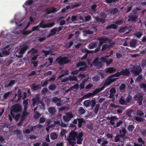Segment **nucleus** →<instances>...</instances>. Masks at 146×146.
<instances>
[{"mask_svg":"<svg viewBox=\"0 0 146 146\" xmlns=\"http://www.w3.org/2000/svg\"><path fill=\"white\" fill-rule=\"evenodd\" d=\"M69 137L73 141H76V143L78 144H82L83 140V133L82 131L78 132L72 131L70 133Z\"/></svg>","mask_w":146,"mask_h":146,"instance_id":"obj_1","label":"nucleus"},{"mask_svg":"<svg viewBox=\"0 0 146 146\" xmlns=\"http://www.w3.org/2000/svg\"><path fill=\"white\" fill-rule=\"evenodd\" d=\"M22 108L19 104H16L12 107L10 114L13 117L14 116V113H17L21 111Z\"/></svg>","mask_w":146,"mask_h":146,"instance_id":"obj_2","label":"nucleus"},{"mask_svg":"<svg viewBox=\"0 0 146 146\" xmlns=\"http://www.w3.org/2000/svg\"><path fill=\"white\" fill-rule=\"evenodd\" d=\"M56 61L59 65L63 66L64 64H67L70 62L66 57L59 56L56 59Z\"/></svg>","mask_w":146,"mask_h":146,"instance_id":"obj_3","label":"nucleus"},{"mask_svg":"<svg viewBox=\"0 0 146 146\" xmlns=\"http://www.w3.org/2000/svg\"><path fill=\"white\" fill-rule=\"evenodd\" d=\"M28 46L22 45L19 49L20 55L19 56L16 55V56L19 58H21L23 56V55L25 53L26 51L29 49Z\"/></svg>","mask_w":146,"mask_h":146,"instance_id":"obj_4","label":"nucleus"},{"mask_svg":"<svg viewBox=\"0 0 146 146\" xmlns=\"http://www.w3.org/2000/svg\"><path fill=\"white\" fill-rule=\"evenodd\" d=\"M115 81V79L113 78L112 76H108L106 79L104 83L103 87H104L105 88L106 87L110 85L111 83L114 82Z\"/></svg>","mask_w":146,"mask_h":146,"instance_id":"obj_5","label":"nucleus"},{"mask_svg":"<svg viewBox=\"0 0 146 146\" xmlns=\"http://www.w3.org/2000/svg\"><path fill=\"white\" fill-rule=\"evenodd\" d=\"M135 100L137 101L138 104L139 106L142 105L143 100V96L142 93H139L134 96Z\"/></svg>","mask_w":146,"mask_h":146,"instance_id":"obj_6","label":"nucleus"},{"mask_svg":"<svg viewBox=\"0 0 146 146\" xmlns=\"http://www.w3.org/2000/svg\"><path fill=\"white\" fill-rule=\"evenodd\" d=\"M55 24L54 23H50L46 24L44 21H42L38 25L39 27L42 28H45L52 27Z\"/></svg>","mask_w":146,"mask_h":146,"instance_id":"obj_7","label":"nucleus"},{"mask_svg":"<svg viewBox=\"0 0 146 146\" xmlns=\"http://www.w3.org/2000/svg\"><path fill=\"white\" fill-rule=\"evenodd\" d=\"M97 40L99 41V43L102 45L103 44L106 43V42H110L111 41V40L110 39L104 37H99L97 38Z\"/></svg>","mask_w":146,"mask_h":146,"instance_id":"obj_8","label":"nucleus"},{"mask_svg":"<svg viewBox=\"0 0 146 146\" xmlns=\"http://www.w3.org/2000/svg\"><path fill=\"white\" fill-rule=\"evenodd\" d=\"M141 71V69L139 66H133L132 69V72L135 75H139Z\"/></svg>","mask_w":146,"mask_h":146,"instance_id":"obj_9","label":"nucleus"},{"mask_svg":"<svg viewBox=\"0 0 146 146\" xmlns=\"http://www.w3.org/2000/svg\"><path fill=\"white\" fill-rule=\"evenodd\" d=\"M109 43V44H106L103 45L101 51L103 52L105 51L106 49H110L115 44L114 42Z\"/></svg>","mask_w":146,"mask_h":146,"instance_id":"obj_10","label":"nucleus"},{"mask_svg":"<svg viewBox=\"0 0 146 146\" xmlns=\"http://www.w3.org/2000/svg\"><path fill=\"white\" fill-rule=\"evenodd\" d=\"M93 63L94 65L98 68H100L102 66V63L101 62H99L98 59H95Z\"/></svg>","mask_w":146,"mask_h":146,"instance_id":"obj_11","label":"nucleus"},{"mask_svg":"<svg viewBox=\"0 0 146 146\" xmlns=\"http://www.w3.org/2000/svg\"><path fill=\"white\" fill-rule=\"evenodd\" d=\"M57 11L56 8L54 7H52L50 8V9L47 8L45 9V12L46 15H48L51 13H53Z\"/></svg>","mask_w":146,"mask_h":146,"instance_id":"obj_12","label":"nucleus"},{"mask_svg":"<svg viewBox=\"0 0 146 146\" xmlns=\"http://www.w3.org/2000/svg\"><path fill=\"white\" fill-rule=\"evenodd\" d=\"M94 18L96 23L99 24L101 23L102 24H103L106 22V21L105 19L102 18H99L97 16L94 17Z\"/></svg>","mask_w":146,"mask_h":146,"instance_id":"obj_13","label":"nucleus"},{"mask_svg":"<svg viewBox=\"0 0 146 146\" xmlns=\"http://www.w3.org/2000/svg\"><path fill=\"white\" fill-rule=\"evenodd\" d=\"M121 73L123 76H129L130 74V72L128 69H122L121 71Z\"/></svg>","mask_w":146,"mask_h":146,"instance_id":"obj_14","label":"nucleus"},{"mask_svg":"<svg viewBox=\"0 0 146 146\" xmlns=\"http://www.w3.org/2000/svg\"><path fill=\"white\" fill-rule=\"evenodd\" d=\"M57 27H55L50 30V33L47 36V37H50L51 36H54L55 35L56 32H57Z\"/></svg>","mask_w":146,"mask_h":146,"instance_id":"obj_15","label":"nucleus"},{"mask_svg":"<svg viewBox=\"0 0 146 146\" xmlns=\"http://www.w3.org/2000/svg\"><path fill=\"white\" fill-rule=\"evenodd\" d=\"M104 87H103V86L101 88H96L95 89L93 92L92 94L93 96H95L98 93L100 92L101 91H102L103 90H104Z\"/></svg>","mask_w":146,"mask_h":146,"instance_id":"obj_16","label":"nucleus"},{"mask_svg":"<svg viewBox=\"0 0 146 146\" xmlns=\"http://www.w3.org/2000/svg\"><path fill=\"white\" fill-rule=\"evenodd\" d=\"M14 134L17 135L19 139H21L23 136L21 134V131L19 129H16L14 131Z\"/></svg>","mask_w":146,"mask_h":146,"instance_id":"obj_17","label":"nucleus"},{"mask_svg":"<svg viewBox=\"0 0 146 146\" xmlns=\"http://www.w3.org/2000/svg\"><path fill=\"white\" fill-rule=\"evenodd\" d=\"M48 111L51 115L54 114L56 112V108L55 107H51L48 108Z\"/></svg>","mask_w":146,"mask_h":146,"instance_id":"obj_18","label":"nucleus"},{"mask_svg":"<svg viewBox=\"0 0 146 146\" xmlns=\"http://www.w3.org/2000/svg\"><path fill=\"white\" fill-rule=\"evenodd\" d=\"M127 131L125 128H123L121 130L119 131V133L121 137H124L125 136V134L127 133Z\"/></svg>","mask_w":146,"mask_h":146,"instance_id":"obj_19","label":"nucleus"},{"mask_svg":"<svg viewBox=\"0 0 146 146\" xmlns=\"http://www.w3.org/2000/svg\"><path fill=\"white\" fill-rule=\"evenodd\" d=\"M116 71V70L114 67H109L106 69V72L107 73H112L115 72Z\"/></svg>","mask_w":146,"mask_h":146,"instance_id":"obj_20","label":"nucleus"},{"mask_svg":"<svg viewBox=\"0 0 146 146\" xmlns=\"http://www.w3.org/2000/svg\"><path fill=\"white\" fill-rule=\"evenodd\" d=\"M33 0H28L25 2L24 4L23 5V7H24L26 8L27 7H27L29 5H31L33 4Z\"/></svg>","mask_w":146,"mask_h":146,"instance_id":"obj_21","label":"nucleus"},{"mask_svg":"<svg viewBox=\"0 0 146 146\" xmlns=\"http://www.w3.org/2000/svg\"><path fill=\"white\" fill-rule=\"evenodd\" d=\"M135 126L132 125H129L127 127V129L128 131L130 133L132 132L133 130L135 129Z\"/></svg>","mask_w":146,"mask_h":146,"instance_id":"obj_22","label":"nucleus"},{"mask_svg":"<svg viewBox=\"0 0 146 146\" xmlns=\"http://www.w3.org/2000/svg\"><path fill=\"white\" fill-rule=\"evenodd\" d=\"M137 43V40L135 39H133L131 40L130 42V46L131 47H134Z\"/></svg>","mask_w":146,"mask_h":146,"instance_id":"obj_23","label":"nucleus"},{"mask_svg":"<svg viewBox=\"0 0 146 146\" xmlns=\"http://www.w3.org/2000/svg\"><path fill=\"white\" fill-rule=\"evenodd\" d=\"M15 82L16 81L15 80H11L9 82V84L6 86H5V87L6 88H8L12 87L14 84H15Z\"/></svg>","mask_w":146,"mask_h":146,"instance_id":"obj_24","label":"nucleus"},{"mask_svg":"<svg viewBox=\"0 0 146 146\" xmlns=\"http://www.w3.org/2000/svg\"><path fill=\"white\" fill-rule=\"evenodd\" d=\"M78 121V126L80 128L82 126V123L84 122V120L83 119H77Z\"/></svg>","mask_w":146,"mask_h":146,"instance_id":"obj_25","label":"nucleus"},{"mask_svg":"<svg viewBox=\"0 0 146 146\" xmlns=\"http://www.w3.org/2000/svg\"><path fill=\"white\" fill-rule=\"evenodd\" d=\"M9 54V52L7 50H5L2 51V53H1L0 52V57H3L5 56L8 55Z\"/></svg>","mask_w":146,"mask_h":146,"instance_id":"obj_26","label":"nucleus"},{"mask_svg":"<svg viewBox=\"0 0 146 146\" xmlns=\"http://www.w3.org/2000/svg\"><path fill=\"white\" fill-rule=\"evenodd\" d=\"M58 137L57 134L54 133H51L50 134V138L53 140L56 139Z\"/></svg>","mask_w":146,"mask_h":146,"instance_id":"obj_27","label":"nucleus"},{"mask_svg":"<svg viewBox=\"0 0 146 146\" xmlns=\"http://www.w3.org/2000/svg\"><path fill=\"white\" fill-rule=\"evenodd\" d=\"M52 101L53 102L56 103L61 101V99L56 96H55L52 98Z\"/></svg>","mask_w":146,"mask_h":146,"instance_id":"obj_28","label":"nucleus"},{"mask_svg":"<svg viewBox=\"0 0 146 146\" xmlns=\"http://www.w3.org/2000/svg\"><path fill=\"white\" fill-rule=\"evenodd\" d=\"M117 26L114 24L108 25L106 27V29H115L117 28Z\"/></svg>","mask_w":146,"mask_h":146,"instance_id":"obj_29","label":"nucleus"},{"mask_svg":"<svg viewBox=\"0 0 146 146\" xmlns=\"http://www.w3.org/2000/svg\"><path fill=\"white\" fill-rule=\"evenodd\" d=\"M131 20V21L136 22L137 21V19L138 18L137 15H130L129 16Z\"/></svg>","mask_w":146,"mask_h":146,"instance_id":"obj_30","label":"nucleus"},{"mask_svg":"<svg viewBox=\"0 0 146 146\" xmlns=\"http://www.w3.org/2000/svg\"><path fill=\"white\" fill-rule=\"evenodd\" d=\"M69 144L71 146H75L74 145L76 143V142L74 141H73L72 139L69 138L68 139Z\"/></svg>","mask_w":146,"mask_h":146,"instance_id":"obj_31","label":"nucleus"},{"mask_svg":"<svg viewBox=\"0 0 146 146\" xmlns=\"http://www.w3.org/2000/svg\"><path fill=\"white\" fill-rule=\"evenodd\" d=\"M94 52V51H88V52H87L86 54L84 55V56L81 59V60H82V59L86 58L88 56V55L90 54H92Z\"/></svg>","mask_w":146,"mask_h":146,"instance_id":"obj_32","label":"nucleus"},{"mask_svg":"<svg viewBox=\"0 0 146 146\" xmlns=\"http://www.w3.org/2000/svg\"><path fill=\"white\" fill-rule=\"evenodd\" d=\"M91 101L89 100H86L84 102V105L86 107H88L90 106Z\"/></svg>","mask_w":146,"mask_h":146,"instance_id":"obj_33","label":"nucleus"},{"mask_svg":"<svg viewBox=\"0 0 146 146\" xmlns=\"http://www.w3.org/2000/svg\"><path fill=\"white\" fill-rule=\"evenodd\" d=\"M96 46V43L94 42H92L89 44L88 48L90 49H92L95 48Z\"/></svg>","mask_w":146,"mask_h":146,"instance_id":"obj_34","label":"nucleus"},{"mask_svg":"<svg viewBox=\"0 0 146 146\" xmlns=\"http://www.w3.org/2000/svg\"><path fill=\"white\" fill-rule=\"evenodd\" d=\"M100 77L98 75H96L92 78V80L94 82H98L100 81Z\"/></svg>","mask_w":146,"mask_h":146,"instance_id":"obj_35","label":"nucleus"},{"mask_svg":"<svg viewBox=\"0 0 146 146\" xmlns=\"http://www.w3.org/2000/svg\"><path fill=\"white\" fill-rule=\"evenodd\" d=\"M22 34L24 35H27L31 33H32V31H31V30H26L25 31L24 30H23L22 32Z\"/></svg>","mask_w":146,"mask_h":146,"instance_id":"obj_36","label":"nucleus"},{"mask_svg":"<svg viewBox=\"0 0 146 146\" xmlns=\"http://www.w3.org/2000/svg\"><path fill=\"white\" fill-rule=\"evenodd\" d=\"M78 111L79 113L81 115L84 114L86 112L85 110L82 107L79 108Z\"/></svg>","mask_w":146,"mask_h":146,"instance_id":"obj_37","label":"nucleus"},{"mask_svg":"<svg viewBox=\"0 0 146 146\" xmlns=\"http://www.w3.org/2000/svg\"><path fill=\"white\" fill-rule=\"evenodd\" d=\"M56 88V86L54 84L50 85L48 87V89L51 91H54Z\"/></svg>","mask_w":146,"mask_h":146,"instance_id":"obj_38","label":"nucleus"},{"mask_svg":"<svg viewBox=\"0 0 146 146\" xmlns=\"http://www.w3.org/2000/svg\"><path fill=\"white\" fill-rule=\"evenodd\" d=\"M69 80L70 81H77L78 80L76 77L75 76H69Z\"/></svg>","mask_w":146,"mask_h":146,"instance_id":"obj_39","label":"nucleus"},{"mask_svg":"<svg viewBox=\"0 0 146 146\" xmlns=\"http://www.w3.org/2000/svg\"><path fill=\"white\" fill-rule=\"evenodd\" d=\"M41 115V114L38 112L36 111L34 115V117L35 119H37L40 117Z\"/></svg>","mask_w":146,"mask_h":146,"instance_id":"obj_40","label":"nucleus"},{"mask_svg":"<svg viewBox=\"0 0 146 146\" xmlns=\"http://www.w3.org/2000/svg\"><path fill=\"white\" fill-rule=\"evenodd\" d=\"M100 15L103 19H105L107 18V13L104 11L101 12L100 13Z\"/></svg>","mask_w":146,"mask_h":146,"instance_id":"obj_41","label":"nucleus"},{"mask_svg":"<svg viewBox=\"0 0 146 146\" xmlns=\"http://www.w3.org/2000/svg\"><path fill=\"white\" fill-rule=\"evenodd\" d=\"M141 88L143 89V91L146 92V84L145 83H142L139 84Z\"/></svg>","mask_w":146,"mask_h":146,"instance_id":"obj_42","label":"nucleus"},{"mask_svg":"<svg viewBox=\"0 0 146 146\" xmlns=\"http://www.w3.org/2000/svg\"><path fill=\"white\" fill-rule=\"evenodd\" d=\"M38 52V50L36 49H35L34 48H32L30 50H29L28 52V54H29L31 52L33 54H34L35 53H37Z\"/></svg>","mask_w":146,"mask_h":146,"instance_id":"obj_43","label":"nucleus"},{"mask_svg":"<svg viewBox=\"0 0 146 146\" xmlns=\"http://www.w3.org/2000/svg\"><path fill=\"white\" fill-rule=\"evenodd\" d=\"M119 102L120 104L122 105L125 104H126V101L125 100L123 99L122 96L119 98Z\"/></svg>","mask_w":146,"mask_h":146,"instance_id":"obj_44","label":"nucleus"},{"mask_svg":"<svg viewBox=\"0 0 146 146\" xmlns=\"http://www.w3.org/2000/svg\"><path fill=\"white\" fill-rule=\"evenodd\" d=\"M5 139L1 136H0V146H3V143H5Z\"/></svg>","mask_w":146,"mask_h":146,"instance_id":"obj_45","label":"nucleus"},{"mask_svg":"<svg viewBox=\"0 0 146 146\" xmlns=\"http://www.w3.org/2000/svg\"><path fill=\"white\" fill-rule=\"evenodd\" d=\"M109 56H104L101 57L100 59L103 62H106L107 59Z\"/></svg>","mask_w":146,"mask_h":146,"instance_id":"obj_46","label":"nucleus"},{"mask_svg":"<svg viewBox=\"0 0 146 146\" xmlns=\"http://www.w3.org/2000/svg\"><path fill=\"white\" fill-rule=\"evenodd\" d=\"M102 45V44H101L100 43H99L98 46L97 48H96L94 50V52L96 53V52H97L100 51L101 50H100L101 47V46Z\"/></svg>","mask_w":146,"mask_h":146,"instance_id":"obj_47","label":"nucleus"},{"mask_svg":"<svg viewBox=\"0 0 146 146\" xmlns=\"http://www.w3.org/2000/svg\"><path fill=\"white\" fill-rule=\"evenodd\" d=\"M40 27L39 25H38L36 26L33 27H32V29L31 30V31H32V33L34 31H39V30Z\"/></svg>","mask_w":146,"mask_h":146,"instance_id":"obj_48","label":"nucleus"},{"mask_svg":"<svg viewBox=\"0 0 146 146\" xmlns=\"http://www.w3.org/2000/svg\"><path fill=\"white\" fill-rule=\"evenodd\" d=\"M142 35V33L140 31L137 32L134 34V35L138 38H140Z\"/></svg>","mask_w":146,"mask_h":146,"instance_id":"obj_49","label":"nucleus"},{"mask_svg":"<svg viewBox=\"0 0 146 146\" xmlns=\"http://www.w3.org/2000/svg\"><path fill=\"white\" fill-rule=\"evenodd\" d=\"M118 12V10L117 8H114L113 10L110 11V13L113 15H115Z\"/></svg>","mask_w":146,"mask_h":146,"instance_id":"obj_50","label":"nucleus"},{"mask_svg":"<svg viewBox=\"0 0 146 146\" xmlns=\"http://www.w3.org/2000/svg\"><path fill=\"white\" fill-rule=\"evenodd\" d=\"M87 65L85 62H80L78 63L77 64L76 66L78 67H79L80 66H85Z\"/></svg>","mask_w":146,"mask_h":146,"instance_id":"obj_51","label":"nucleus"},{"mask_svg":"<svg viewBox=\"0 0 146 146\" xmlns=\"http://www.w3.org/2000/svg\"><path fill=\"white\" fill-rule=\"evenodd\" d=\"M100 107V105L99 104H97L96 105V107L94 109V112L95 113L97 114L99 110Z\"/></svg>","mask_w":146,"mask_h":146,"instance_id":"obj_52","label":"nucleus"},{"mask_svg":"<svg viewBox=\"0 0 146 146\" xmlns=\"http://www.w3.org/2000/svg\"><path fill=\"white\" fill-rule=\"evenodd\" d=\"M92 96H93L92 94V93H91L86 94L83 97L84 99H85Z\"/></svg>","mask_w":146,"mask_h":146,"instance_id":"obj_53","label":"nucleus"},{"mask_svg":"<svg viewBox=\"0 0 146 146\" xmlns=\"http://www.w3.org/2000/svg\"><path fill=\"white\" fill-rule=\"evenodd\" d=\"M11 92H9L5 93L3 96V98L5 99H6L8 97L11 95Z\"/></svg>","mask_w":146,"mask_h":146,"instance_id":"obj_54","label":"nucleus"},{"mask_svg":"<svg viewBox=\"0 0 146 146\" xmlns=\"http://www.w3.org/2000/svg\"><path fill=\"white\" fill-rule=\"evenodd\" d=\"M39 102V100L38 98L35 99L34 98L33 99V105L34 106L35 104H38Z\"/></svg>","mask_w":146,"mask_h":146,"instance_id":"obj_55","label":"nucleus"},{"mask_svg":"<svg viewBox=\"0 0 146 146\" xmlns=\"http://www.w3.org/2000/svg\"><path fill=\"white\" fill-rule=\"evenodd\" d=\"M127 27L125 26L122 27L120 28L119 30V33H123L125 32V31L126 30Z\"/></svg>","mask_w":146,"mask_h":146,"instance_id":"obj_56","label":"nucleus"},{"mask_svg":"<svg viewBox=\"0 0 146 146\" xmlns=\"http://www.w3.org/2000/svg\"><path fill=\"white\" fill-rule=\"evenodd\" d=\"M120 137H121L120 135H117L115 137L114 141L115 142H117L120 141Z\"/></svg>","mask_w":146,"mask_h":146,"instance_id":"obj_57","label":"nucleus"},{"mask_svg":"<svg viewBox=\"0 0 146 146\" xmlns=\"http://www.w3.org/2000/svg\"><path fill=\"white\" fill-rule=\"evenodd\" d=\"M135 119L137 121L139 122L143 121V119L142 117L137 116L135 117Z\"/></svg>","mask_w":146,"mask_h":146,"instance_id":"obj_58","label":"nucleus"},{"mask_svg":"<svg viewBox=\"0 0 146 146\" xmlns=\"http://www.w3.org/2000/svg\"><path fill=\"white\" fill-rule=\"evenodd\" d=\"M106 1L107 3L110 4L113 2L116 3L118 0H106Z\"/></svg>","mask_w":146,"mask_h":146,"instance_id":"obj_59","label":"nucleus"},{"mask_svg":"<svg viewBox=\"0 0 146 146\" xmlns=\"http://www.w3.org/2000/svg\"><path fill=\"white\" fill-rule=\"evenodd\" d=\"M126 87L125 84H122L119 87V88L120 90H124Z\"/></svg>","mask_w":146,"mask_h":146,"instance_id":"obj_60","label":"nucleus"},{"mask_svg":"<svg viewBox=\"0 0 146 146\" xmlns=\"http://www.w3.org/2000/svg\"><path fill=\"white\" fill-rule=\"evenodd\" d=\"M90 30L92 31V34H93L94 32H96L97 31V29L96 27H92L90 28Z\"/></svg>","mask_w":146,"mask_h":146,"instance_id":"obj_61","label":"nucleus"},{"mask_svg":"<svg viewBox=\"0 0 146 146\" xmlns=\"http://www.w3.org/2000/svg\"><path fill=\"white\" fill-rule=\"evenodd\" d=\"M18 97L19 99L21 98L22 96L21 93V90L19 89L17 91Z\"/></svg>","mask_w":146,"mask_h":146,"instance_id":"obj_62","label":"nucleus"},{"mask_svg":"<svg viewBox=\"0 0 146 146\" xmlns=\"http://www.w3.org/2000/svg\"><path fill=\"white\" fill-rule=\"evenodd\" d=\"M138 142L139 143H141L143 145L145 144V142L141 138L139 137L138 139Z\"/></svg>","mask_w":146,"mask_h":146,"instance_id":"obj_63","label":"nucleus"},{"mask_svg":"<svg viewBox=\"0 0 146 146\" xmlns=\"http://www.w3.org/2000/svg\"><path fill=\"white\" fill-rule=\"evenodd\" d=\"M132 98V97L129 95L127 97H126V100L125 101H126V103H129L130 101L131 100Z\"/></svg>","mask_w":146,"mask_h":146,"instance_id":"obj_64","label":"nucleus"}]
</instances>
